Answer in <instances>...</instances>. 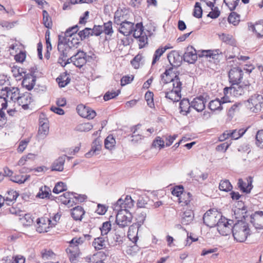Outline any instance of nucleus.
<instances>
[{
  "instance_id": "nucleus-45",
  "label": "nucleus",
  "mask_w": 263,
  "mask_h": 263,
  "mask_svg": "<svg viewBox=\"0 0 263 263\" xmlns=\"http://www.w3.org/2000/svg\"><path fill=\"white\" fill-rule=\"evenodd\" d=\"M57 81L60 87H64L70 82V79L67 77L66 74H65L58 78Z\"/></svg>"
},
{
  "instance_id": "nucleus-57",
  "label": "nucleus",
  "mask_w": 263,
  "mask_h": 263,
  "mask_svg": "<svg viewBox=\"0 0 263 263\" xmlns=\"http://www.w3.org/2000/svg\"><path fill=\"white\" fill-rule=\"evenodd\" d=\"M202 10L200 6V4L196 2L194 7L193 15L197 18L202 17Z\"/></svg>"
},
{
  "instance_id": "nucleus-52",
  "label": "nucleus",
  "mask_w": 263,
  "mask_h": 263,
  "mask_svg": "<svg viewBox=\"0 0 263 263\" xmlns=\"http://www.w3.org/2000/svg\"><path fill=\"white\" fill-rule=\"evenodd\" d=\"M93 127L91 124L89 123H84L78 125L76 127V129L80 132H87L90 130Z\"/></svg>"
},
{
  "instance_id": "nucleus-9",
  "label": "nucleus",
  "mask_w": 263,
  "mask_h": 263,
  "mask_svg": "<svg viewBox=\"0 0 263 263\" xmlns=\"http://www.w3.org/2000/svg\"><path fill=\"white\" fill-rule=\"evenodd\" d=\"M176 85L172 86V89L171 91L165 92V97L173 102H178L181 98L182 83L180 81H176Z\"/></svg>"
},
{
  "instance_id": "nucleus-62",
  "label": "nucleus",
  "mask_w": 263,
  "mask_h": 263,
  "mask_svg": "<svg viewBox=\"0 0 263 263\" xmlns=\"http://www.w3.org/2000/svg\"><path fill=\"white\" fill-rule=\"evenodd\" d=\"M110 230L111 224L110 222L106 221L104 222L100 228L102 235H106Z\"/></svg>"
},
{
  "instance_id": "nucleus-41",
  "label": "nucleus",
  "mask_w": 263,
  "mask_h": 263,
  "mask_svg": "<svg viewBox=\"0 0 263 263\" xmlns=\"http://www.w3.org/2000/svg\"><path fill=\"white\" fill-rule=\"evenodd\" d=\"M92 246L96 250H101L105 247V241L103 237H98L94 239Z\"/></svg>"
},
{
  "instance_id": "nucleus-51",
  "label": "nucleus",
  "mask_w": 263,
  "mask_h": 263,
  "mask_svg": "<svg viewBox=\"0 0 263 263\" xmlns=\"http://www.w3.org/2000/svg\"><path fill=\"white\" fill-rule=\"evenodd\" d=\"M242 107V104L240 103H236L233 104L228 111V115L233 117L235 112H238L240 111Z\"/></svg>"
},
{
  "instance_id": "nucleus-47",
  "label": "nucleus",
  "mask_w": 263,
  "mask_h": 263,
  "mask_svg": "<svg viewBox=\"0 0 263 263\" xmlns=\"http://www.w3.org/2000/svg\"><path fill=\"white\" fill-rule=\"evenodd\" d=\"M78 35L82 41L88 38L90 36H92L91 29L90 28H85L84 29L80 31L78 33Z\"/></svg>"
},
{
  "instance_id": "nucleus-21",
  "label": "nucleus",
  "mask_w": 263,
  "mask_h": 263,
  "mask_svg": "<svg viewBox=\"0 0 263 263\" xmlns=\"http://www.w3.org/2000/svg\"><path fill=\"white\" fill-rule=\"evenodd\" d=\"M101 142L100 138H96L92 142L91 149L85 154V156L87 158H90L92 156L99 154L101 149Z\"/></svg>"
},
{
  "instance_id": "nucleus-18",
  "label": "nucleus",
  "mask_w": 263,
  "mask_h": 263,
  "mask_svg": "<svg viewBox=\"0 0 263 263\" xmlns=\"http://www.w3.org/2000/svg\"><path fill=\"white\" fill-rule=\"evenodd\" d=\"M167 59L171 65L175 67L181 64L182 57L178 51L173 50L168 54Z\"/></svg>"
},
{
  "instance_id": "nucleus-58",
  "label": "nucleus",
  "mask_w": 263,
  "mask_h": 263,
  "mask_svg": "<svg viewBox=\"0 0 263 263\" xmlns=\"http://www.w3.org/2000/svg\"><path fill=\"white\" fill-rule=\"evenodd\" d=\"M79 30V27L77 25L70 27L66 30L65 32V36L66 37H71L73 35L78 32Z\"/></svg>"
},
{
  "instance_id": "nucleus-28",
  "label": "nucleus",
  "mask_w": 263,
  "mask_h": 263,
  "mask_svg": "<svg viewBox=\"0 0 263 263\" xmlns=\"http://www.w3.org/2000/svg\"><path fill=\"white\" fill-rule=\"evenodd\" d=\"M66 156L63 155L56 159L51 165V171L62 172L64 170V164Z\"/></svg>"
},
{
  "instance_id": "nucleus-59",
  "label": "nucleus",
  "mask_w": 263,
  "mask_h": 263,
  "mask_svg": "<svg viewBox=\"0 0 263 263\" xmlns=\"http://www.w3.org/2000/svg\"><path fill=\"white\" fill-rule=\"evenodd\" d=\"M101 254V251L98 252L90 257H87L86 260L89 263H96L97 261L101 260L99 258Z\"/></svg>"
},
{
  "instance_id": "nucleus-25",
  "label": "nucleus",
  "mask_w": 263,
  "mask_h": 263,
  "mask_svg": "<svg viewBox=\"0 0 263 263\" xmlns=\"http://www.w3.org/2000/svg\"><path fill=\"white\" fill-rule=\"evenodd\" d=\"M3 95L14 102L17 101L20 96L19 89L16 87H9L6 92L3 93Z\"/></svg>"
},
{
  "instance_id": "nucleus-39",
  "label": "nucleus",
  "mask_w": 263,
  "mask_h": 263,
  "mask_svg": "<svg viewBox=\"0 0 263 263\" xmlns=\"http://www.w3.org/2000/svg\"><path fill=\"white\" fill-rule=\"evenodd\" d=\"M86 237H89V235H85L84 237H74L69 242V247L71 248H78L79 245H82L85 240Z\"/></svg>"
},
{
  "instance_id": "nucleus-4",
  "label": "nucleus",
  "mask_w": 263,
  "mask_h": 263,
  "mask_svg": "<svg viewBox=\"0 0 263 263\" xmlns=\"http://www.w3.org/2000/svg\"><path fill=\"white\" fill-rule=\"evenodd\" d=\"M222 217L220 213L213 210L208 211L203 215V220L204 223L207 226L212 228L216 226L219 219Z\"/></svg>"
},
{
  "instance_id": "nucleus-27",
  "label": "nucleus",
  "mask_w": 263,
  "mask_h": 263,
  "mask_svg": "<svg viewBox=\"0 0 263 263\" xmlns=\"http://www.w3.org/2000/svg\"><path fill=\"white\" fill-rule=\"evenodd\" d=\"M139 227L133 223L129 227L127 236L129 239L134 243H136L138 239V233Z\"/></svg>"
},
{
  "instance_id": "nucleus-36",
  "label": "nucleus",
  "mask_w": 263,
  "mask_h": 263,
  "mask_svg": "<svg viewBox=\"0 0 263 263\" xmlns=\"http://www.w3.org/2000/svg\"><path fill=\"white\" fill-rule=\"evenodd\" d=\"M247 129L240 128L239 129L229 130L230 138L232 140H237L242 137L246 132Z\"/></svg>"
},
{
  "instance_id": "nucleus-55",
  "label": "nucleus",
  "mask_w": 263,
  "mask_h": 263,
  "mask_svg": "<svg viewBox=\"0 0 263 263\" xmlns=\"http://www.w3.org/2000/svg\"><path fill=\"white\" fill-rule=\"evenodd\" d=\"M256 145L263 148V129L258 130L256 134Z\"/></svg>"
},
{
  "instance_id": "nucleus-6",
  "label": "nucleus",
  "mask_w": 263,
  "mask_h": 263,
  "mask_svg": "<svg viewBox=\"0 0 263 263\" xmlns=\"http://www.w3.org/2000/svg\"><path fill=\"white\" fill-rule=\"evenodd\" d=\"M133 36L137 39L139 42L140 48H142L147 44V37L144 31L143 26L141 23H137L133 29Z\"/></svg>"
},
{
  "instance_id": "nucleus-26",
  "label": "nucleus",
  "mask_w": 263,
  "mask_h": 263,
  "mask_svg": "<svg viewBox=\"0 0 263 263\" xmlns=\"http://www.w3.org/2000/svg\"><path fill=\"white\" fill-rule=\"evenodd\" d=\"M35 80V78L32 74H27L25 75L22 83V86L28 90H30L33 88Z\"/></svg>"
},
{
  "instance_id": "nucleus-42",
  "label": "nucleus",
  "mask_w": 263,
  "mask_h": 263,
  "mask_svg": "<svg viewBox=\"0 0 263 263\" xmlns=\"http://www.w3.org/2000/svg\"><path fill=\"white\" fill-rule=\"evenodd\" d=\"M73 196V193L66 192L60 197L61 202L65 205H71V196Z\"/></svg>"
},
{
  "instance_id": "nucleus-12",
  "label": "nucleus",
  "mask_w": 263,
  "mask_h": 263,
  "mask_svg": "<svg viewBox=\"0 0 263 263\" xmlns=\"http://www.w3.org/2000/svg\"><path fill=\"white\" fill-rule=\"evenodd\" d=\"M71 44L70 43H65L62 40V36L59 35L58 49L62 56L65 57V59H66L72 53V48L70 45Z\"/></svg>"
},
{
  "instance_id": "nucleus-19",
  "label": "nucleus",
  "mask_w": 263,
  "mask_h": 263,
  "mask_svg": "<svg viewBox=\"0 0 263 263\" xmlns=\"http://www.w3.org/2000/svg\"><path fill=\"white\" fill-rule=\"evenodd\" d=\"M33 101L32 95L29 92H25L19 97L17 102L24 109H26L28 108V105Z\"/></svg>"
},
{
  "instance_id": "nucleus-33",
  "label": "nucleus",
  "mask_w": 263,
  "mask_h": 263,
  "mask_svg": "<svg viewBox=\"0 0 263 263\" xmlns=\"http://www.w3.org/2000/svg\"><path fill=\"white\" fill-rule=\"evenodd\" d=\"M51 195V190L47 185H44L40 187L39 191L36 195V197L40 199L49 198Z\"/></svg>"
},
{
  "instance_id": "nucleus-23",
  "label": "nucleus",
  "mask_w": 263,
  "mask_h": 263,
  "mask_svg": "<svg viewBox=\"0 0 263 263\" xmlns=\"http://www.w3.org/2000/svg\"><path fill=\"white\" fill-rule=\"evenodd\" d=\"M49 126L47 119H42L41 116L40 117V126L39 128L38 134L42 138H45L48 134Z\"/></svg>"
},
{
  "instance_id": "nucleus-14",
  "label": "nucleus",
  "mask_w": 263,
  "mask_h": 263,
  "mask_svg": "<svg viewBox=\"0 0 263 263\" xmlns=\"http://www.w3.org/2000/svg\"><path fill=\"white\" fill-rule=\"evenodd\" d=\"M243 72L241 69L239 67L232 68L229 72V78L230 82L232 84L240 83L242 78Z\"/></svg>"
},
{
  "instance_id": "nucleus-17",
  "label": "nucleus",
  "mask_w": 263,
  "mask_h": 263,
  "mask_svg": "<svg viewBox=\"0 0 263 263\" xmlns=\"http://www.w3.org/2000/svg\"><path fill=\"white\" fill-rule=\"evenodd\" d=\"M251 222L256 229H263V212H255L251 216Z\"/></svg>"
},
{
  "instance_id": "nucleus-56",
  "label": "nucleus",
  "mask_w": 263,
  "mask_h": 263,
  "mask_svg": "<svg viewBox=\"0 0 263 263\" xmlns=\"http://www.w3.org/2000/svg\"><path fill=\"white\" fill-rule=\"evenodd\" d=\"M223 1L230 11L234 10L239 2V0H223Z\"/></svg>"
},
{
  "instance_id": "nucleus-3",
  "label": "nucleus",
  "mask_w": 263,
  "mask_h": 263,
  "mask_svg": "<svg viewBox=\"0 0 263 263\" xmlns=\"http://www.w3.org/2000/svg\"><path fill=\"white\" fill-rule=\"evenodd\" d=\"M263 97L261 95L254 94L251 96L246 102V106L252 112H258L261 109Z\"/></svg>"
},
{
  "instance_id": "nucleus-37",
  "label": "nucleus",
  "mask_w": 263,
  "mask_h": 263,
  "mask_svg": "<svg viewBox=\"0 0 263 263\" xmlns=\"http://www.w3.org/2000/svg\"><path fill=\"white\" fill-rule=\"evenodd\" d=\"M209 108L212 111H221L223 109L221 101L218 99L211 101L209 104Z\"/></svg>"
},
{
  "instance_id": "nucleus-8",
  "label": "nucleus",
  "mask_w": 263,
  "mask_h": 263,
  "mask_svg": "<svg viewBox=\"0 0 263 263\" xmlns=\"http://www.w3.org/2000/svg\"><path fill=\"white\" fill-rule=\"evenodd\" d=\"M172 194L179 197V202L183 203L185 205H187L191 201V193H184L183 187L181 185L175 186L172 191Z\"/></svg>"
},
{
  "instance_id": "nucleus-32",
  "label": "nucleus",
  "mask_w": 263,
  "mask_h": 263,
  "mask_svg": "<svg viewBox=\"0 0 263 263\" xmlns=\"http://www.w3.org/2000/svg\"><path fill=\"white\" fill-rule=\"evenodd\" d=\"M67 253L69 254V258L72 263H76L77 258L79 256L80 251L79 248L68 247L66 249Z\"/></svg>"
},
{
  "instance_id": "nucleus-15",
  "label": "nucleus",
  "mask_w": 263,
  "mask_h": 263,
  "mask_svg": "<svg viewBox=\"0 0 263 263\" xmlns=\"http://www.w3.org/2000/svg\"><path fill=\"white\" fill-rule=\"evenodd\" d=\"M131 132L132 135L131 138V141L137 142L142 140L144 137L145 134V129L141 128V124H138L136 126H133L131 128Z\"/></svg>"
},
{
  "instance_id": "nucleus-2",
  "label": "nucleus",
  "mask_w": 263,
  "mask_h": 263,
  "mask_svg": "<svg viewBox=\"0 0 263 263\" xmlns=\"http://www.w3.org/2000/svg\"><path fill=\"white\" fill-rule=\"evenodd\" d=\"M234 239L238 242L245 241L250 234V229L248 224L243 221L238 220L232 228V232Z\"/></svg>"
},
{
  "instance_id": "nucleus-11",
  "label": "nucleus",
  "mask_w": 263,
  "mask_h": 263,
  "mask_svg": "<svg viewBox=\"0 0 263 263\" xmlns=\"http://www.w3.org/2000/svg\"><path fill=\"white\" fill-rule=\"evenodd\" d=\"M161 81L168 87L176 85V81H180L179 77L173 73L171 69L166 70L161 75Z\"/></svg>"
},
{
  "instance_id": "nucleus-31",
  "label": "nucleus",
  "mask_w": 263,
  "mask_h": 263,
  "mask_svg": "<svg viewBox=\"0 0 263 263\" xmlns=\"http://www.w3.org/2000/svg\"><path fill=\"white\" fill-rule=\"evenodd\" d=\"M249 27L250 30L255 33L257 37H263V21H259L254 25H251Z\"/></svg>"
},
{
  "instance_id": "nucleus-48",
  "label": "nucleus",
  "mask_w": 263,
  "mask_h": 263,
  "mask_svg": "<svg viewBox=\"0 0 263 263\" xmlns=\"http://www.w3.org/2000/svg\"><path fill=\"white\" fill-rule=\"evenodd\" d=\"M219 55L218 51L215 50H203L202 52L201 57H210L213 59H217ZM200 57V55H199Z\"/></svg>"
},
{
  "instance_id": "nucleus-61",
  "label": "nucleus",
  "mask_w": 263,
  "mask_h": 263,
  "mask_svg": "<svg viewBox=\"0 0 263 263\" xmlns=\"http://www.w3.org/2000/svg\"><path fill=\"white\" fill-rule=\"evenodd\" d=\"M219 38L221 41L227 44H231L233 42L232 36L228 34L222 33L219 35Z\"/></svg>"
},
{
  "instance_id": "nucleus-63",
  "label": "nucleus",
  "mask_w": 263,
  "mask_h": 263,
  "mask_svg": "<svg viewBox=\"0 0 263 263\" xmlns=\"http://www.w3.org/2000/svg\"><path fill=\"white\" fill-rule=\"evenodd\" d=\"M146 217V214L145 212L140 213L137 217V222L134 224H137L138 226L140 227L144 223Z\"/></svg>"
},
{
  "instance_id": "nucleus-16",
  "label": "nucleus",
  "mask_w": 263,
  "mask_h": 263,
  "mask_svg": "<svg viewBox=\"0 0 263 263\" xmlns=\"http://www.w3.org/2000/svg\"><path fill=\"white\" fill-rule=\"evenodd\" d=\"M77 110L79 115L83 118L92 119L96 116L95 110L83 105H78Z\"/></svg>"
},
{
  "instance_id": "nucleus-44",
  "label": "nucleus",
  "mask_w": 263,
  "mask_h": 263,
  "mask_svg": "<svg viewBox=\"0 0 263 263\" xmlns=\"http://www.w3.org/2000/svg\"><path fill=\"white\" fill-rule=\"evenodd\" d=\"M228 20L230 24L236 26L238 25L240 22V15L236 12H232L230 14Z\"/></svg>"
},
{
  "instance_id": "nucleus-7",
  "label": "nucleus",
  "mask_w": 263,
  "mask_h": 263,
  "mask_svg": "<svg viewBox=\"0 0 263 263\" xmlns=\"http://www.w3.org/2000/svg\"><path fill=\"white\" fill-rule=\"evenodd\" d=\"M233 223V222L232 220H228L222 216L221 218L219 219L218 222L216 225L217 230L222 235H228L232 232Z\"/></svg>"
},
{
  "instance_id": "nucleus-13",
  "label": "nucleus",
  "mask_w": 263,
  "mask_h": 263,
  "mask_svg": "<svg viewBox=\"0 0 263 263\" xmlns=\"http://www.w3.org/2000/svg\"><path fill=\"white\" fill-rule=\"evenodd\" d=\"M70 60L76 67L81 68L86 63V53L83 51L78 50L76 53L70 58Z\"/></svg>"
},
{
  "instance_id": "nucleus-30",
  "label": "nucleus",
  "mask_w": 263,
  "mask_h": 263,
  "mask_svg": "<svg viewBox=\"0 0 263 263\" xmlns=\"http://www.w3.org/2000/svg\"><path fill=\"white\" fill-rule=\"evenodd\" d=\"M85 211L81 206H77L71 210V215L75 220H81Z\"/></svg>"
},
{
  "instance_id": "nucleus-10",
  "label": "nucleus",
  "mask_w": 263,
  "mask_h": 263,
  "mask_svg": "<svg viewBox=\"0 0 263 263\" xmlns=\"http://www.w3.org/2000/svg\"><path fill=\"white\" fill-rule=\"evenodd\" d=\"M209 98L207 95H202L195 98L191 101V107L198 112L203 110L205 107V103L209 101Z\"/></svg>"
},
{
  "instance_id": "nucleus-20",
  "label": "nucleus",
  "mask_w": 263,
  "mask_h": 263,
  "mask_svg": "<svg viewBox=\"0 0 263 263\" xmlns=\"http://www.w3.org/2000/svg\"><path fill=\"white\" fill-rule=\"evenodd\" d=\"M51 221L48 218L42 217L37 219V223L39 227L37 228V231L39 233L47 232L51 225Z\"/></svg>"
},
{
  "instance_id": "nucleus-22",
  "label": "nucleus",
  "mask_w": 263,
  "mask_h": 263,
  "mask_svg": "<svg viewBox=\"0 0 263 263\" xmlns=\"http://www.w3.org/2000/svg\"><path fill=\"white\" fill-rule=\"evenodd\" d=\"M197 56L196 50L192 46L187 47L183 54V59L185 61L193 63L197 60Z\"/></svg>"
},
{
  "instance_id": "nucleus-49",
  "label": "nucleus",
  "mask_w": 263,
  "mask_h": 263,
  "mask_svg": "<svg viewBox=\"0 0 263 263\" xmlns=\"http://www.w3.org/2000/svg\"><path fill=\"white\" fill-rule=\"evenodd\" d=\"M219 55L218 51L215 50H203L202 52L201 57H210L213 59H217ZM200 57V55H199Z\"/></svg>"
},
{
  "instance_id": "nucleus-1",
  "label": "nucleus",
  "mask_w": 263,
  "mask_h": 263,
  "mask_svg": "<svg viewBox=\"0 0 263 263\" xmlns=\"http://www.w3.org/2000/svg\"><path fill=\"white\" fill-rule=\"evenodd\" d=\"M134 205L131 197L126 195L116 201V224L121 228L128 226L131 220V214L128 209Z\"/></svg>"
},
{
  "instance_id": "nucleus-5",
  "label": "nucleus",
  "mask_w": 263,
  "mask_h": 263,
  "mask_svg": "<svg viewBox=\"0 0 263 263\" xmlns=\"http://www.w3.org/2000/svg\"><path fill=\"white\" fill-rule=\"evenodd\" d=\"M250 87V85H240L239 83H236V84H232L230 87H225V91L227 93L238 97L243 95L246 92L249 91Z\"/></svg>"
},
{
  "instance_id": "nucleus-54",
  "label": "nucleus",
  "mask_w": 263,
  "mask_h": 263,
  "mask_svg": "<svg viewBox=\"0 0 263 263\" xmlns=\"http://www.w3.org/2000/svg\"><path fill=\"white\" fill-rule=\"evenodd\" d=\"M67 190L66 185L63 182H60L57 183L53 189V192L55 194H59Z\"/></svg>"
},
{
  "instance_id": "nucleus-43",
  "label": "nucleus",
  "mask_w": 263,
  "mask_h": 263,
  "mask_svg": "<svg viewBox=\"0 0 263 263\" xmlns=\"http://www.w3.org/2000/svg\"><path fill=\"white\" fill-rule=\"evenodd\" d=\"M30 177V175H16L12 177V178L10 179V180L12 182L17 183L18 184H22L28 180Z\"/></svg>"
},
{
  "instance_id": "nucleus-53",
  "label": "nucleus",
  "mask_w": 263,
  "mask_h": 263,
  "mask_svg": "<svg viewBox=\"0 0 263 263\" xmlns=\"http://www.w3.org/2000/svg\"><path fill=\"white\" fill-rule=\"evenodd\" d=\"M101 27L103 29V32L106 34L110 35L113 33L114 31L112 27V22L111 21H108L104 23Z\"/></svg>"
},
{
  "instance_id": "nucleus-38",
  "label": "nucleus",
  "mask_w": 263,
  "mask_h": 263,
  "mask_svg": "<svg viewBox=\"0 0 263 263\" xmlns=\"http://www.w3.org/2000/svg\"><path fill=\"white\" fill-rule=\"evenodd\" d=\"M105 147L106 149L112 150L115 146V139L113 135H108L104 141Z\"/></svg>"
},
{
  "instance_id": "nucleus-29",
  "label": "nucleus",
  "mask_w": 263,
  "mask_h": 263,
  "mask_svg": "<svg viewBox=\"0 0 263 263\" xmlns=\"http://www.w3.org/2000/svg\"><path fill=\"white\" fill-rule=\"evenodd\" d=\"M181 222L182 224L187 225L190 224L194 219L193 212L191 210H187L181 215Z\"/></svg>"
},
{
  "instance_id": "nucleus-60",
  "label": "nucleus",
  "mask_w": 263,
  "mask_h": 263,
  "mask_svg": "<svg viewBox=\"0 0 263 263\" xmlns=\"http://www.w3.org/2000/svg\"><path fill=\"white\" fill-rule=\"evenodd\" d=\"M153 96V93L150 91L146 92L145 95V99L147 102V105L151 108L154 106Z\"/></svg>"
},
{
  "instance_id": "nucleus-40",
  "label": "nucleus",
  "mask_w": 263,
  "mask_h": 263,
  "mask_svg": "<svg viewBox=\"0 0 263 263\" xmlns=\"http://www.w3.org/2000/svg\"><path fill=\"white\" fill-rule=\"evenodd\" d=\"M43 22L45 27L49 29L51 28L52 26L51 18L45 10L43 11Z\"/></svg>"
},
{
  "instance_id": "nucleus-34",
  "label": "nucleus",
  "mask_w": 263,
  "mask_h": 263,
  "mask_svg": "<svg viewBox=\"0 0 263 263\" xmlns=\"http://www.w3.org/2000/svg\"><path fill=\"white\" fill-rule=\"evenodd\" d=\"M191 108V102L187 99H182L180 103V112L183 115H186L190 112Z\"/></svg>"
},
{
  "instance_id": "nucleus-50",
  "label": "nucleus",
  "mask_w": 263,
  "mask_h": 263,
  "mask_svg": "<svg viewBox=\"0 0 263 263\" xmlns=\"http://www.w3.org/2000/svg\"><path fill=\"white\" fill-rule=\"evenodd\" d=\"M166 48L157 49L154 54L153 59L152 61V65H154L159 60L161 56L165 52Z\"/></svg>"
},
{
  "instance_id": "nucleus-46",
  "label": "nucleus",
  "mask_w": 263,
  "mask_h": 263,
  "mask_svg": "<svg viewBox=\"0 0 263 263\" xmlns=\"http://www.w3.org/2000/svg\"><path fill=\"white\" fill-rule=\"evenodd\" d=\"M219 188L221 191L228 192L232 190V186L228 180H221Z\"/></svg>"
},
{
  "instance_id": "nucleus-64",
  "label": "nucleus",
  "mask_w": 263,
  "mask_h": 263,
  "mask_svg": "<svg viewBox=\"0 0 263 263\" xmlns=\"http://www.w3.org/2000/svg\"><path fill=\"white\" fill-rule=\"evenodd\" d=\"M62 40L66 43H72L70 45L71 47L73 48H77L78 45L79 44V42L78 39H74V37L71 40H70V38L67 39L66 37L62 36Z\"/></svg>"
},
{
  "instance_id": "nucleus-35",
  "label": "nucleus",
  "mask_w": 263,
  "mask_h": 263,
  "mask_svg": "<svg viewBox=\"0 0 263 263\" xmlns=\"http://www.w3.org/2000/svg\"><path fill=\"white\" fill-rule=\"evenodd\" d=\"M238 187L243 192L249 193L250 192L252 189V181H249L247 180V182L243 181L242 179H239L238 181Z\"/></svg>"
},
{
  "instance_id": "nucleus-24",
  "label": "nucleus",
  "mask_w": 263,
  "mask_h": 263,
  "mask_svg": "<svg viewBox=\"0 0 263 263\" xmlns=\"http://www.w3.org/2000/svg\"><path fill=\"white\" fill-rule=\"evenodd\" d=\"M134 28V24L128 21L123 22L120 24L118 30L120 33L125 36L129 35Z\"/></svg>"
}]
</instances>
